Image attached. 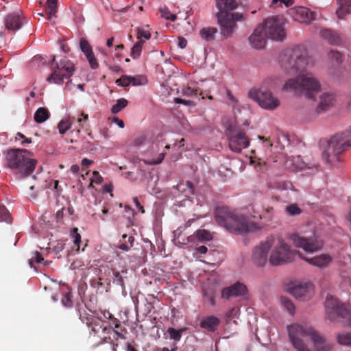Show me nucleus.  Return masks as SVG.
Wrapping results in <instances>:
<instances>
[{"label": "nucleus", "instance_id": "nucleus-1", "mask_svg": "<svg viewBox=\"0 0 351 351\" xmlns=\"http://www.w3.org/2000/svg\"><path fill=\"white\" fill-rule=\"evenodd\" d=\"M287 330L293 347L298 351H310L304 342V338L311 340L315 351H331L332 349L333 343L312 326L293 324L287 327Z\"/></svg>", "mask_w": 351, "mask_h": 351}, {"label": "nucleus", "instance_id": "nucleus-2", "mask_svg": "<svg viewBox=\"0 0 351 351\" xmlns=\"http://www.w3.org/2000/svg\"><path fill=\"white\" fill-rule=\"evenodd\" d=\"M278 64L285 73L295 75L313 67L315 60L308 55L306 49L301 45L283 49L278 56Z\"/></svg>", "mask_w": 351, "mask_h": 351}, {"label": "nucleus", "instance_id": "nucleus-3", "mask_svg": "<svg viewBox=\"0 0 351 351\" xmlns=\"http://www.w3.org/2000/svg\"><path fill=\"white\" fill-rule=\"evenodd\" d=\"M214 214L217 223L230 232L245 234L258 229L256 223L250 221L245 216L237 214L229 207L218 206Z\"/></svg>", "mask_w": 351, "mask_h": 351}, {"label": "nucleus", "instance_id": "nucleus-4", "mask_svg": "<svg viewBox=\"0 0 351 351\" xmlns=\"http://www.w3.org/2000/svg\"><path fill=\"white\" fill-rule=\"evenodd\" d=\"M31 152L25 149H9L3 152L5 167L10 169L16 179H23L31 175L38 162L31 158Z\"/></svg>", "mask_w": 351, "mask_h": 351}, {"label": "nucleus", "instance_id": "nucleus-5", "mask_svg": "<svg viewBox=\"0 0 351 351\" xmlns=\"http://www.w3.org/2000/svg\"><path fill=\"white\" fill-rule=\"evenodd\" d=\"M282 90L304 95L307 98L315 99L321 91V85L312 73H300L296 77L289 79L282 86Z\"/></svg>", "mask_w": 351, "mask_h": 351}, {"label": "nucleus", "instance_id": "nucleus-6", "mask_svg": "<svg viewBox=\"0 0 351 351\" xmlns=\"http://www.w3.org/2000/svg\"><path fill=\"white\" fill-rule=\"evenodd\" d=\"M350 134L351 128L331 137L327 149L323 152L322 156L326 163L333 164L342 161L340 155L351 147Z\"/></svg>", "mask_w": 351, "mask_h": 351}, {"label": "nucleus", "instance_id": "nucleus-7", "mask_svg": "<svg viewBox=\"0 0 351 351\" xmlns=\"http://www.w3.org/2000/svg\"><path fill=\"white\" fill-rule=\"evenodd\" d=\"M270 255L269 261L274 266L288 263L293 261L296 251L291 250L290 246L280 237H269Z\"/></svg>", "mask_w": 351, "mask_h": 351}, {"label": "nucleus", "instance_id": "nucleus-8", "mask_svg": "<svg viewBox=\"0 0 351 351\" xmlns=\"http://www.w3.org/2000/svg\"><path fill=\"white\" fill-rule=\"evenodd\" d=\"M326 319L330 321L342 319L351 326V313L346 306L331 295L324 302Z\"/></svg>", "mask_w": 351, "mask_h": 351}, {"label": "nucleus", "instance_id": "nucleus-9", "mask_svg": "<svg viewBox=\"0 0 351 351\" xmlns=\"http://www.w3.org/2000/svg\"><path fill=\"white\" fill-rule=\"evenodd\" d=\"M51 66L52 73L47 79L49 83L61 84L63 83L64 79L69 78L74 71L73 64L66 58L56 62V56H53L51 60Z\"/></svg>", "mask_w": 351, "mask_h": 351}, {"label": "nucleus", "instance_id": "nucleus-10", "mask_svg": "<svg viewBox=\"0 0 351 351\" xmlns=\"http://www.w3.org/2000/svg\"><path fill=\"white\" fill-rule=\"evenodd\" d=\"M218 12L217 22H239L244 19L242 13L232 12L238 6L234 0H215Z\"/></svg>", "mask_w": 351, "mask_h": 351}, {"label": "nucleus", "instance_id": "nucleus-11", "mask_svg": "<svg viewBox=\"0 0 351 351\" xmlns=\"http://www.w3.org/2000/svg\"><path fill=\"white\" fill-rule=\"evenodd\" d=\"M230 149L239 153L250 145V139L245 132L237 125H230L227 129Z\"/></svg>", "mask_w": 351, "mask_h": 351}, {"label": "nucleus", "instance_id": "nucleus-12", "mask_svg": "<svg viewBox=\"0 0 351 351\" xmlns=\"http://www.w3.org/2000/svg\"><path fill=\"white\" fill-rule=\"evenodd\" d=\"M249 96L266 110H274L280 106L278 98L274 97L271 92L267 90H252L249 92Z\"/></svg>", "mask_w": 351, "mask_h": 351}, {"label": "nucleus", "instance_id": "nucleus-13", "mask_svg": "<svg viewBox=\"0 0 351 351\" xmlns=\"http://www.w3.org/2000/svg\"><path fill=\"white\" fill-rule=\"evenodd\" d=\"M289 239L295 247H301L307 252L317 251L322 249L324 244L323 241L318 239L315 235L306 238L294 233L290 234Z\"/></svg>", "mask_w": 351, "mask_h": 351}, {"label": "nucleus", "instance_id": "nucleus-14", "mask_svg": "<svg viewBox=\"0 0 351 351\" xmlns=\"http://www.w3.org/2000/svg\"><path fill=\"white\" fill-rule=\"evenodd\" d=\"M290 293L301 301H307L314 295V286L311 282H297L289 288Z\"/></svg>", "mask_w": 351, "mask_h": 351}, {"label": "nucleus", "instance_id": "nucleus-15", "mask_svg": "<svg viewBox=\"0 0 351 351\" xmlns=\"http://www.w3.org/2000/svg\"><path fill=\"white\" fill-rule=\"evenodd\" d=\"M268 39L276 42L284 41L287 36L285 23H262Z\"/></svg>", "mask_w": 351, "mask_h": 351}, {"label": "nucleus", "instance_id": "nucleus-16", "mask_svg": "<svg viewBox=\"0 0 351 351\" xmlns=\"http://www.w3.org/2000/svg\"><path fill=\"white\" fill-rule=\"evenodd\" d=\"M289 14L292 16L295 21H300V20L304 22H311L313 21H319L320 14L319 12H313L310 9L298 6L289 10Z\"/></svg>", "mask_w": 351, "mask_h": 351}, {"label": "nucleus", "instance_id": "nucleus-17", "mask_svg": "<svg viewBox=\"0 0 351 351\" xmlns=\"http://www.w3.org/2000/svg\"><path fill=\"white\" fill-rule=\"evenodd\" d=\"M267 39L264 25L261 23L250 34L248 38V42L252 49L261 50L265 47Z\"/></svg>", "mask_w": 351, "mask_h": 351}, {"label": "nucleus", "instance_id": "nucleus-18", "mask_svg": "<svg viewBox=\"0 0 351 351\" xmlns=\"http://www.w3.org/2000/svg\"><path fill=\"white\" fill-rule=\"evenodd\" d=\"M269 237L260 245L254 247L252 254V261L258 266H264L267 260V254L269 251Z\"/></svg>", "mask_w": 351, "mask_h": 351}, {"label": "nucleus", "instance_id": "nucleus-19", "mask_svg": "<svg viewBox=\"0 0 351 351\" xmlns=\"http://www.w3.org/2000/svg\"><path fill=\"white\" fill-rule=\"evenodd\" d=\"M337 102V95L334 92H323L319 96L316 111L318 113L329 110Z\"/></svg>", "mask_w": 351, "mask_h": 351}, {"label": "nucleus", "instance_id": "nucleus-20", "mask_svg": "<svg viewBox=\"0 0 351 351\" xmlns=\"http://www.w3.org/2000/svg\"><path fill=\"white\" fill-rule=\"evenodd\" d=\"M247 293V287L244 284L237 282L230 287L223 288L221 291V298L229 300L231 298L245 295Z\"/></svg>", "mask_w": 351, "mask_h": 351}, {"label": "nucleus", "instance_id": "nucleus-21", "mask_svg": "<svg viewBox=\"0 0 351 351\" xmlns=\"http://www.w3.org/2000/svg\"><path fill=\"white\" fill-rule=\"evenodd\" d=\"M287 165H291L299 169H311L312 171H317V163L310 162L307 158L304 160L300 156H291L287 160Z\"/></svg>", "mask_w": 351, "mask_h": 351}, {"label": "nucleus", "instance_id": "nucleus-22", "mask_svg": "<svg viewBox=\"0 0 351 351\" xmlns=\"http://www.w3.org/2000/svg\"><path fill=\"white\" fill-rule=\"evenodd\" d=\"M320 36L328 44L332 45H341L343 43V39L336 32L330 29H324L320 30Z\"/></svg>", "mask_w": 351, "mask_h": 351}, {"label": "nucleus", "instance_id": "nucleus-23", "mask_svg": "<svg viewBox=\"0 0 351 351\" xmlns=\"http://www.w3.org/2000/svg\"><path fill=\"white\" fill-rule=\"evenodd\" d=\"M220 324L218 317L210 315L202 319L199 326L202 328L206 329L209 332H215Z\"/></svg>", "mask_w": 351, "mask_h": 351}, {"label": "nucleus", "instance_id": "nucleus-24", "mask_svg": "<svg viewBox=\"0 0 351 351\" xmlns=\"http://www.w3.org/2000/svg\"><path fill=\"white\" fill-rule=\"evenodd\" d=\"M58 1L57 0H47L46 2L47 8L45 10V18L49 21H56L58 19V16L56 15L58 12L57 7ZM38 15L43 16V14L38 13Z\"/></svg>", "mask_w": 351, "mask_h": 351}, {"label": "nucleus", "instance_id": "nucleus-25", "mask_svg": "<svg viewBox=\"0 0 351 351\" xmlns=\"http://www.w3.org/2000/svg\"><path fill=\"white\" fill-rule=\"evenodd\" d=\"M182 94L186 97H198L202 95V92L198 86L197 82H189L182 88Z\"/></svg>", "mask_w": 351, "mask_h": 351}, {"label": "nucleus", "instance_id": "nucleus-26", "mask_svg": "<svg viewBox=\"0 0 351 351\" xmlns=\"http://www.w3.org/2000/svg\"><path fill=\"white\" fill-rule=\"evenodd\" d=\"M311 265L318 267H327L332 261V258L328 254H321L311 258H305Z\"/></svg>", "mask_w": 351, "mask_h": 351}, {"label": "nucleus", "instance_id": "nucleus-27", "mask_svg": "<svg viewBox=\"0 0 351 351\" xmlns=\"http://www.w3.org/2000/svg\"><path fill=\"white\" fill-rule=\"evenodd\" d=\"M338 8L336 14L339 19H343V16L351 12V0H337Z\"/></svg>", "mask_w": 351, "mask_h": 351}, {"label": "nucleus", "instance_id": "nucleus-28", "mask_svg": "<svg viewBox=\"0 0 351 351\" xmlns=\"http://www.w3.org/2000/svg\"><path fill=\"white\" fill-rule=\"evenodd\" d=\"M90 328L95 335H98L101 331L104 332L108 330H109V324L106 322L97 317L94 319V322Z\"/></svg>", "mask_w": 351, "mask_h": 351}, {"label": "nucleus", "instance_id": "nucleus-29", "mask_svg": "<svg viewBox=\"0 0 351 351\" xmlns=\"http://www.w3.org/2000/svg\"><path fill=\"white\" fill-rule=\"evenodd\" d=\"M218 29L215 27H208L200 29L199 35L205 41H213L215 39V35Z\"/></svg>", "mask_w": 351, "mask_h": 351}, {"label": "nucleus", "instance_id": "nucleus-30", "mask_svg": "<svg viewBox=\"0 0 351 351\" xmlns=\"http://www.w3.org/2000/svg\"><path fill=\"white\" fill-rule=\"evenodd\" d=\"M220 34L223 38L231 36L237 27V23H219Z\"/></svg>", "mask_w": 351, "mask_h": 351}, {"label": "nucleus", "instance_id": "nucleus-31", "mask_svg": "<svg viewBox=\"0 0 351 351\" xmlns=\"http://www.w3.org/2000/svg\"><path fill=\"white\" fill-rule=\"evenodd\" d=\"M49 117V112L45 108H39L34 114V120L36 123H43Z\"/></svg>", "mask_w": 351, "mask_h": 351}, {"label": "nucleus", "instance_id": "nucleus-32", "mask_svg": "<svg viewBox=\"0 0 351 351\" xmlns=\"http://www.w3.org/2000/svg\"><path fill=\"white\" fill-rule=\"evenodd\" d=\"M127 270H122L121 272L113 271V275L114 276V282L121 286L123 290L125 289V279L126 276Z\"/></svg>", "mask_w": 351, "mask_h": 351}, {"label": "nucleus", "instance_id": "nucleus-33", "mask_svg": "<svg viewBox=\"0 0 351 351\" xmlns=\"http://www.w3.org/2000/svg\"><path fill=\"white\" fill-rule=\"evenodd\" d=\"M25 19L22 14L21 11L20 10H18L16 11L8 14L6 16L4 22H22Z\"/></svg>", "mask_w": 351, "mask_h": 351}, {"label": "nucleus", "instance_id": "nucleus-34", "mask_svg": "<svg viewBox=\"0 0 351 351\" xmlns=\"http://www.w3.org/2000/svg\"><path fill=\"white\" fill-rule=\"evenodd\" d=\"M186 330V328L184 327L176 330L173 328H169L167 332L171 339H173L176 341H179L181 339L182 334Z\"/></svg>", "mask_w": 351, "mask_h": 351}, {"label": "nucleus", "instance_id": "nucleus-35", "mask_svg": "<svg viewBox=\"0 0 351 351\" xmlns=\"http://www.w3.org/2000/svg\"><path fill=\"white\" fill-rule=\"evenodd\" d=\"M143 45V40H138L133 45L130 52V56L133 59H137L141 56Z\"/></svg>", "mask_w": 351, "mask_h": 351}, {"label": "nucleus", "instance_id": "nucleus-36", "mask_svg": "<svg viewBox=\"0 0 351 351\" xmlns=\"http://www.w3.org/2000/svg\"><path fill=\"white\" fill-rule=\"evenodd\" d=\"M280 301L284 308L289 312L290 315H294L295 313V306L293 302L285 297H281Z\"/></svg>", "mask_w": 351, "mask_h": 351}, {"label": "nucleus", "instance_id": "nucleus-37", "mask_svg": "<svg viewBox=\"0 0 351 351\" xmlns=\"http://www.w3.org/2000/svg\"><path fill=\"white\" fill-rule=\"evenodd\" d=\"M128 104V101L125 98L119 99L117 101V104L113 105L111 108V112L112 114H117L125 108Z\"/></svg>", "mask_w": 351, "mask_h": 351}, {"label": "nucleus", "instance_id": "nucleus-38", "mask_svg": "<svg viewBox=\"0 0 351 351\" xmlns=\"http://www.w3.org/2000/svg\"><path fill=\"white\" fill-rule=\"evenodd\" d=\"M273 188L279 191L293 190V186L289 181H277L274 183Z\"/></svg>", "mask_w": 351, "mask_h": 351}, {"label": "nucleus", "instance_id": "nucleus-39", "mask_svg": "<svg viewBox=\"0 0 351 351\" xmlns=\"http://www.w3.org/2000/svg\"><path fill=\"white\" fill-rule=\"evenodd\" d=\"M337 339L339 344L351 347V332L339 334Z\"/></svg>", "mask_w": 351, "mask_h": 351}, {"label": "nucleus", "instance_id": "nucleus-40", "mask_svg": "<svg viewBox=\"0 0 351 351\" xmlns=\"http://www.w3.org/2000/svg\"><path fill=\"white\" fill-rule=\"evenodd\" d=\"M160 12L161 16L165 20H171L173 21L177 19V15L175 14H172L169 9L166 6L161 7L160 8Z\"/></svg>", "mask_w": 351, "mask_h": 351}, {"label": "nucleus", "instance_id": "nucleus-41", "mask_svg": "<svg viewBox=\"0 0 351 351\" xmlns=\"http://www.w3.org/2000/svg\"><path fill=\"white\" fill-rule=\"evenodd\" d=\"M1 221L11 222L10 213L7 208L3 204H0V222Z\"/></svg>", "mask_w": 351, "mask_h": 351}, {"label": "nucleus", "instance_id": "nucleus-42", "mask_svg": "<svg viewBox=\"0 0 351 351\" xmlns=\"http://www.w3.org/2000/svg\"><path fill=\"white\" fill-rule=\"evenodd\" d=\"M328 58L335 60L337 64H341L343 62L342 54L336 50H330L328 53Z\"/></svg>", "mask_w": 351, "mask_h": 351}, {"label": "nucleus", "instance_id": "nucleus-43", "mask_svg": "<svg viewBox=\"0 0 351 351\" xmlns=\"http://www.w3.org/2000/svg\"><path fill=\"white\" fill-rule=\"evenodd\" d=\"M112 331V328L109 325V330H108L107 331H105L104 332H102L101 331L100 333H99V335L97 336L101 339V343H111L112 342V339L110 337Z\"/></svg>", "mask_w": 351, "mask_h": 351}, {"label": "nucleus", "instance_id": "nucleus-44", "mask_svg": "<svg viewBox=\"0 0 351 351\" xmlns=\"http://www.w3.org/2000/svg\"><path fill=\"white\" fill-rule=\"evenodd\" d=\"M71 128V123L69 120H62L58 123V125L59 132L61 134H64Z\"/></svg>", "mask_w": 351, "mask_h": 351}, {"label": "nucleus", "instance_id": "nucleus-45", "mask_svg": "<svg viewBox=\"0 0 351 351\" xmlns=\"http://www.w3.org/2000/svg\"><path fill=\"white\" fill-rule=\"evenodd\" d=\"M196 237L200 241H209L211 239L210 234L206 230H199L196 232Z\"/></svg>", "mask_w": 351, "mask_h": 351}, {"label": "nucleus", "instance_id": "nucleus-46", "mask_svg": "<svg viewBox=\"0 0 351 351\" xmlns=\"http://www.w3.org/2000/svg\"><path fill=\"white\" fill-rule=\"evenodd\" d=\"M80 45L82 51L84 53L85 55L93 52L90 45L85 38H82L80 39Z\"/></svg>", "mask_w": 351, "mask_h": 351}, {"label": "nucleus", "instance_id": "nucleus-47", "mask_svg": "<svg viewBox=\"0 0 351 351\" xmlns=\"http://www.w3.org/2000/svg\"><path fill=\"white\" fill-rule=\"evenodd\" d=\"M138 36L137 38L139 40H143V38L145 40H149L151 38V34L148 29H145L144 28H138L137 29Z\"/></svg>", "mask_w": 351, "mask_h": 351}, {"label": "nucleus", "instance_id": "nucleus-48", "mask_svg": "<svg viewBox=\"0 0 351 351\" xmlns=\"http://www.w3.org/2000/svg\"><path fill=\"white\" fill-rule=\"evenodd\" d=\"M77 231V228H74L71 231V235L73 237L75 247H77V250H78L80 249V243H81V236Z\"/></svg>", "mask_w": 351, "mask_h": 351}, {"label": "nucleus", "instance_id": "nucleus-49", "mask_svg": "<svg viewBox=\"0 0 351 351\" xmlns=\"http://www.w3.org/2000/svg\"><path fill=\"white\" fill-rule=\"evenodd\" d=\"M116 83L119 86H121L123 87L128 86L131 84L130 76L123 75L118 80H117Z\"/></svg>", "mask_w": 351, "mask_h": 351}, {"label": "nucleus", "instance_id": "nucleus-50", "mask_svg": "<svg viewBox=\"0 0 351 351\" xmlns=\"http://www.w3.org/2000/svg\"><path fill=\"white\" fill-rule=\"evenodd\" d=\"M86 57L93 69H95L98 67L99 64L93 52L86 54Z\"/></svg>", "mask_w": 351, "mask_h": 351}, {"label": "nucleus", "instance_id": "nucleus-51", "mask_svg": "<svg viewBox=\"0 0 351 351\" xmlns=\"http://www.w3.org/2000/svg\"><path fill=\"white\" fill-rule=\"evenodd\" d=\"M131 84L133 86L143 85L146 83V79L143 76L132 77L130 76Z\"/></svg>", "mask_w": 351, "mask_h": 351}, {"label": "nucleus", "instance_id": "nucleus-52", "mask_svg": "<svg viewBox=\"0 0 351 351\" xmlns=\"http://www.w3.org/2000/svg\"><path fill=\"white\" fill-rule=\"evenodd\" d=\"M286 210L291 215H296L301 213V209L296 204H291L286 208Z\"/></svg>", "mask_w": 351, "mask_h": 351}, {"label": "nucleus", "instance_id": "nucleus-53", "mask_svg": "<svg viewBox=\"0 0 351 351\" xmlns=\"http://www.w3.org/2000/svg\"><path fill=\"white\" fill-rule=\"evenodd\" d=\"M97 317H95V316H92V315H80V319L81 321L84 323V324H86L88 328L90 327L91 324H93V322H94V319L96 318Z\"/></svg>", "mask_w": 351, "mask_h": 351}, {"label": "nucleus", "instance_id": "nucleus-54", "mask_svg": "<svg viewBox=\"0 0 351 351\" xmlns=\"http://www.w3.org/2000/svg\"><path fill=\"white\" fill-rule=\"evenodd\" d=\"M88 119V115L87 114L82 113L81 117H79L77 119L79 127L81 128H84L86 127V124L87 123Z\"/></svg>", "mask_w": 351, "mask_h": 351}, {"label": "nucleus", "instance_id": "nucleus-55", "mask_svg": "<svg viewBox=\"0 0 351 351\" xmlns=\"http://www.w3.org/2000/svg\"><path fill=\"white\" fill-rule=\"evenodd\" d=\"M62 304L66 307H71L73 304L71 295L69 293L65 294L62 299Z\"/></svg>", "mask_w": 351, "mask_h": 351}, {"label": "nucleus", "instance_id": "nucleus-56", "mask_svg": "<svg viewBox=\"0 0 351 351\" xmlns=\"http://www.w3.org/2000/svg\"><path fill=\"white\" fill-rule=\"evenodd\" d=\"M125 330V328H122L120 323L117 322L114 325V330H112V333L114 332L119 337L125 338L124 335L122 334V331Z\"/></svg>", "mask_w": 351, "mask_h": 351}, {"label": "nucleus", "instance_id": "nucleus-57", "mask_svg": "<svg viewBox=\"0 0 351 351\" xmlns=\"http://www.w3.org/2000/svg\"><path fill=\"white\" fill-rule=\"evenodd\" d=\"M93 178H91V179H90V182L89 186H92L93 182H95L97 184H100L103 180V178L99 175V172L94 171L93 173Z\"/></svg>", "mask_w": 351, "mask_h": 351}, {"label": "nucleus", "instance_id": "nucleus-58", "mask_svg": "<svg viewBox=\"0 0 351 351\" xmlns=\"http://www.w3.org/2000/svg\"><path fill=\"white\" fill-rule=\"evenodd\" d=\"M5 28L8 31H16L21 27L22 23H5Z\"/></svg>", "mask_w": 351, "mask_h": 351}, {"label": "nucleus", "instance_id": "nucleus-59", "mask_svg": "<svg viewBox=\"0 0 351 351\" xmlns=\"http://www.w3.org/2000/svg\"><path fill=\"white\" fill-rule=\"evenodd\" d=\"M174 101L176 104H184L185 106H193L195 105L194 102L190 100H186L181 98H175Z\"/></svg>", "mask_w": 351, "mask_h": 351}, {"label": "nucleus", "instance_id": "nucleus-60", "mask_svg": "<svg viewBox=\"0 0 351 351\" xmlns=\"http://www.w3.org/2000/svg\"><path fill=\"white\" fill-rule=\"evenodd\" d=\"M109 120H111L112 122L117 123L120 128H123L125 126L124 122L117 117L109 118Z\"/></svg>", "mask_w": 351, "mask_h": 351}, {"label": "nucleus", "instance_id": "nucleus-61", "mask_svg": "<svg viewBox=\"0 0 351 351\" xmlns=\"http://www.w3.org/2000/svg\"><path fill=\"white\" fill-rule=\"evenodd\" d=\"M187 10L185 14L184 13H181V12H179L178 13V15H177V19L178 20H180V21H182V20H186L188 19V16H189V12H191V9L189 8H187Z\"/></svg>", "mask_w": 351, "mask_h": 351}, {"label": "nucleus", "instance_id": "nucleus-62", "mask_svg": "<svg viewBox=\"0 0 351 351\" xmlns=\"http://www.w3.org/2000/svg\"><path fill=\"white\" fill-rule=\"evenodd\" d=\"M238 309L236 308H232L226 313V316L228 318H234L237 317Z\"/></svg>", "mask_w": 351, "mask_h": 351}, {"label": "nucleus", "instance_id": "nucleus-63", "mask_svg": "<svg viewBox=\"0 0 351 351\" xmlns=\"http://www.w3.org/2000/svg\"><path fill=\"white\" fill-rule=\"evenodd\" d=\"M258 138L261 140H263L264 146L267 149H269L272 147L273 144L269 138H265V137L261 136H258Z\"/></svg>", "mask_w": 351, "mask_h": 351}, {"label": "nucleus", "instance_id": "nucleus-64", "mask_svg": "<svg viewBox=\"0 0 351 351\" xmlns=\"http://www.w3.org/2000/svg\"><path fill=\"white\" fill-rule=\"evenodd\" d=\"M187 45V40L182 37V36H179L178 37V46L181 48V49H184Z\"/></svg>", "mask_w": 351, "mask_h": 351}]
</instances>
